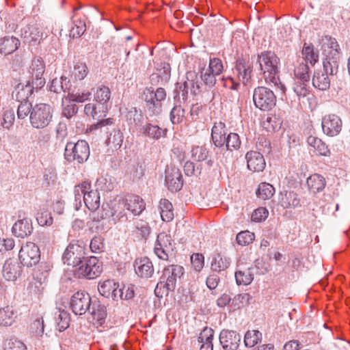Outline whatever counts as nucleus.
Returning <instances> with one entry per match:
<instances>
[{"label":"nucleus","mask_w":350,"mask_h":350,"mask_svg":"<svg viewBox=\"0 0 350 350\" xmlns=\"http://www.w3.org/2000/svg\"><path fill=\"white\" fill-rule=\"evenodd\" d=\"M258 62L267 84L279 88L282 94L286 92L285 85L279 78V57L271 51H265L258 55Z\"/></svg>","instance_id":"nucleus-1"},{"label":"nucleus","mask_w":350,"mask_h":350,"mask_svg":"<svg viewBox=\"0 0 350 350\" xmlns=\"http://www.w3.org/2000/svg\"><path fill=\"white\" fill-rule=\"evenodd\" d=\"M323 59V69L334 75L338 71L340 53V46L336 40L329 36H325L321 40Z\"/></svg>","instance_id":"nucleus-2"},{"label":"nucleus","mask_w":350,"mask_h":350,"mask_svg":"<svg viewBox=\"0 0 350 350\" xmlns=\"http://www.w3.org/2000/svg\"><path fill=\"white\" fill-rule=\"evenodd\" d=\"M146 204L138 196H130L125 200H119L114 207L112 216L114 219L126 220V210L134 215H139L144 209Z\"/></svg>","instance_id":"nucleus-3"},{"label":"nucleus","mask_w":350,"mask_h":350,"mask_svg":"<svg viewBox=\"0 0 350 350\" xmlns=\"http://www.w3.org/2000/svg\"><path fill=\"white\" fill-rule=\"evenodd\" d=\"M74 193L76 201L80 202L83 198L86 207L90 211H97L100 204V193L97 189L92 188L91 183L85 180L75 187Z\"/></svg>","instance_id":"nucleus-4"},{"label":"nucleus","mask_w":350,"mask_h":350,"mask_svg":"<svg viewBox=\"0 0 350 350\" xmlns=\"http://www.w3.org/2000/svg\"><path fill=\"white\" fill-rule=\"evenodd\" d=\"M53 109L46 103L36 104L30 113L31 125L36 129L46 127L52 120Z\"/></svg>","instance_id":"nucleus-5"},{"label":"nucleus","mask_w":350,"mask_h":350,"mask_svg":"<svg viewBox=\"0 0 350 350\" xmlns=\"http://www.w3.org/2000/svg\"><path fill=\"white\" fill-rule=\"evenodd\" d=\"M183 273L184 269L180 265H172L165 267L163 271L161 281L157 284L155 288V293L157 294L158 290L162 288L166 294L169 291H173L176 287L177 278H180Z\"/></svg>","instance_id":"nucleus-6"},{"label":"nucleus","mask_w":350,"mask_h":350,"mask_svg":"<svg viewBox=\"0 0 350 350\" xmlns=\"http://www.w3.org/2000/svg\"><path fill=\"white\" fill-rule=\"evenodd\" d=\"M90 156V148L88 142L79 140L77 143L68 142L65 148V157L68 161L82 163Z\"/></svg>","instance_id":"nucleus-7"},{"label":"nucleus","mask_w":350,"mask_h":350,"mask_svg":"<svg viewBox=\"0 0 350 350\" xmlns=\"http://www.w3.org/2000/svg\"><path fill=\"white\" fill-rule=\"evenodd\" d=\"M21 36L24 42L31 46H37L47 38L45 28L38 23H31L21 29Z\"/></svg>","instance_id":"nucleus-8"},{"label":"nucleus","mask_w":350,"mask_h":350,"mask_svg":"<svg viewBox=\"0 0 350 350\" xmlns=\"http://www.w3.org/2000/svg\"><path fill=\"white\" fill-rule=\"evenodd\" d=\"M103 271V263L97 257L91 256L81 263L75 270V275L79 278L94 279Z\"/></svg>","instance_id":"nucleus-9"},{"label":"nucleus","mask_w":350,"mask_h":350,"mask_svg":"<svg viewBox=\"0 0 350 350\" xmlns=\"http://www.w3.org/2000/svg\"><path fill=\"white\" fill-rule=\"evenodd\" d=\"M253 100L255 106L262 111H269L276 104V97L273 92L265 87H258L254 90Z\"/></svg>","instance_id":"nucleus-10"},{"label":"nucleus","mask_w":350,"mask_h":350,"mask_svg":"<svg viewBox=\"0 0 350 350\" xmlns=\"http://www.w3.org/2000/svg\"><path fill=\"white\" fill-rule=\"evenodd\" d=\"M143 96L147 107L152 110L153 114H156L161 110L162 102L166 98V92L162 88H158L156 90L149 88L144 90Z\"/></svg>","instance_id":"nucleus-11"},{"label":"nucleus","mask_w":350,"mask_h":350,"mask_svg":"<svg viewBox=\"0 0 350 350\" xmlns=\"http://www.w3.org/2000/svg\"><path fill=\"white\" fill-rule=\"evenodd\" d=\"M18 257L23 265L32 267L40 260V250L34 243L27 242L22 245L18 253Z\"/></svg>","instance_id":"nucleus-12"},{"label":"nucleus","mask_w":350,"mask_h":350,"mask_svg":"<svg viewBox=\"0 0 350 350\" xmlns=\"http://www.w3.org/2000/svg\"><path fill=\"white\" fill-rule=\"evenodd\" d=\"M174 242L170 235L161 232L157 236L154 245V253L161 260H167L172 255Z\"/></svg>","instance_id":"nucleus-13"},{"label":"nucleus","mask_w":350,"mask_h":350,"mask_svg":"<svg viewBox=\"0 0 350 350\" xmlns=\"http://www.w3.org/2000/svg\"><path fill=\"white\" fill-rule=\"evenodd\" d=\"M85 250L78 243H70L66 248L62 260L64 264L69 266L78 267L84 258Z\"/></svg>","instance_id":"nucleus-14"},{"label":"nucleus","mask_w":350,"mask_h":350,"mask_svg":"<svg viewBox=\"0 0 350 350\" xmlns=\"http://www.w3.org/2000/svg\"><path fill=\"white\" fill-rule=\"evenodd\" d=\"M91 297L85 291H79L73 294L70 299V306L77 315H82L90 309Z\"/></svg>","instance_id":"nucleus-15"},{"label":"nucleus","mask_w":350,"mask_h":350,"mask_svg":"<svg viewBox=\"0 0 350 350\" xmlns=\"http://www.w3.org/2000/svg\"><path fill=\"white\" fill-rule=\"evenodd\" d=\"M45 71V64L41 57H36L31 61L29 68L31 76V82L35 85L36 89L41 88L45 84V79L43 75Z\"/></svg>","instance_id":"nucleus-16"},{"label":"nucleus","mask_w":350,"mask_h":350,"mask_svg":"<svg viewBox=\"0 0 350 350\" xmlns=\"http://www.w3.org/2000/svg\"><path fill=\"white\" fill-rule=\"evenodd\" d=\"M223 70L224 66L220 59H211L208 68L202 70L201 78L206 85L212 86L215 83V77L219 75Z\"/></svg>","instance_id":"nucleus-17"},{"label":"nucleus","mask_w":350,"mask_h":350,"mask_svg":"<svg viewBox=\"0 0 350 350\" xmlns=\"http://www.w3.org/2000/svg\"><path fill=\"white\" fill-rule=\"evenodd\" d=\"M321 125L323 131L326 135L334 137L340 133L342 122L338 116L331 113L323 118Z\"/></svg>","instance_id":"nucleus-18"},{"label":"nucleus","mask_w":350,"mask_h":350,"mask_svg":"<svg viewBox=\"0 0 350 350\" xmlns=\"http://www.w3.org/2000/svg\"><path fill=\"white\" fill-rule=\"evenodd\" d=\"M165 183L172 191H179L183 185L180 170L173 165L167 166L165 170Z\"/></svg>","instance_id":"nucleus-19"},{"label":"nucleus","mask_w":350,"mask_h":350,"mask_svg":"<svg viewBox=\"0 0 350 350\" xmlns=\"http://www.w3.org/2000/svg\"><path fill=\"white\" fill-rule=\"evenodd\" d=\"M241 338L240 334L232 330L223 329L219 334V342L224 350H237Z\"/></svg>","instance_id":"nucleus-20"},{"label":"nucleus","mask_w":350,"mask_h":350,"mask_svg":"<svg viewBox=\"0 0 350 350\" xmlns=\"http://www.w3.org/2000/svg\"><path fill=\"white\" fill-rule=\"evenodd\" d=\"M3 276L8 281H15L22 273V267L16 259L7 260L3 267Z\"/></svg>","instance_id":"nucleus-21"},{"label":"nucleus","mask_w":350,"mask_h":350,"mask_svg":"<svg viewBox=\"0 0 350 350\" xmlns=\"http://www.w3.org/2000/svg\"><path fill=\"white\" fill-rule=\"evenodd\" d=\"M247 167L252 172H262L266 165L262 154L256 151H250L245 155Z\"/></svg>","instance_id":"nucleus-22"},{"label":"nucleus","mask_w":350,"mask_h":350,"mask_svg":"<svg viewBox=\"0 0 350 350\" xmlns=\"http://www.w3.org/2000/svg\"><path fill=\"white\" fill-rule=\"evenodd\" d=\"M109 110V104H103L100 103H88L85 105L84 112L94 119H100L105 117Z\"/></svg>","instance_id":"nucleus-23"},{"label":"nucleus","mask_w":350,"mask_h":350,"mask_svg":"<svg viewBox=\"0 0 350 350\" xmlns=\"http://www.w3.org/2000/svg\"><path fill=\"white\" fill-rule=\"evenodd\" d=\"M118 288L119 284L113 280H107L98 284V290L101 295L116 300Z\"/></svg>","instance_id":"nucleus-24"},{"label":"nucleus","mask_w":350,"mask_h":350,"mask_svg":"<svg viewBox=\"0 0 350 350\" xmlns=\"http://www.w3.org/2000/svg\"><path fill=\"white\" fill-rule=\"evenodd\" d=\"M135 273L141 278H150L154 273L152 262L148 258L137 259L135 262Z\"/></svg>","instance_id":"nucleus-25"},{"label":"nucleus","mask_w":350,"mask_h":350,"mask_svg":"<svg viewBox=\"0 0 350 350\" xmlns=\"http://www.w3.org/2000/svg\"><path fill=\"white\" fill-rule=\"evenodd\" d=\"M32 230L31 221L27 218L17 221L12 226V232L17 237L25 238L30 235Z\"/></svg>","instance_id":"nucleus-26"},{"label":"nucleus","mask_w":350,"mask_h":350,"mask_svg":"<svg viewBox=\"0 0 350 350\" xmlns=\"http://www.w3.org/2000/svg\"><path fill=\"white\" fill-rule=\"evenodd\" d=\"M226 128L221 122H215L212 128L211 137L214 144L217 147H223L225 144L226 136Z\"/></svg>","instance_id":"nucleus-27"},{"label":"nucleus","mask_w":350,"mask_h":350,"mask_svg":"<svg viewBox=\"0 0 350 350\" xmlns=\"http://www.w3.org/2000/svg\"><path fill=\"white\" fill-rule=\"evenodd\" d=\"M18 317V312L12 306H6L0 308V325H12Z\"/></svg>","instance_id":"nucleus-28"},{"label":"nucleus","mask_w":350,"mask_h":350,"mask_svg":"<svg viewBox=\"0 0 350 350\" xmlns=\"http://www.w3.org/2000/svg\"><path fill=\"white\" fill-rule=\"evenodd\" d=\"M21 44L20 40L14 36L0 38V53L9 55L16 51Z\"/></svg>","instance_id":"nucleus-29"},{"label":"nucleus","mask_w":350,"mask_h":350,"mask_svg":"<svg viewBox=\"0 0 350 350\" xmlns=\"http://www.w3.org/2000/svg\"><path fill=\"white\" fill-rule=\"evenodd\" d=\"M307 144L313 149L317 154L324 157H329L330 155V150L328 146L320 138L314 135H310L307 138Z\"/></svg>","instance_id":"nucleus-30"},{"label":"nucleus","mask_w":350,"mask_h":350,"mask_svg":"<svg viewBox=\"0 0 350 350\" xmlns=\"http://www.w3.org/2000/svg\"><path fill=\"white\" fill-rule=\"evenodd\" d=\"M235 70L237 77L241 82L243 84L249 82L252 71V66L249 62L239 59L236 64Z\"/></svg>","instance_id":"nucleus-31"},{"label":"nucleus","mask_w":350,"mask_h":350,"mask_svg":"<svg viewBox=\"0 0 350 350\" xmlns=\"http://www.w3.org/2000/svg\"><path fill=\"white\" fill-rule=\"evenodd\" d=\"M230 259L220 253L215 254L211 262V268L213 271L221 272L227 269L230 265Z\"/></svg>","instance_id":"nucleus-32"},{"label":"nucleus","mask_w":350,"mask_h":350,"mask_svg":"<svg viewBox=\"0 0 350 350\" xmlns=\"http://www.w3.org/2000/svg\"><path fill=\"white\" fill-rule=\"evenodd\" d=\"M34 88H36L35 85H33L30 81L26 84L19 83L16 87L13 94H14L17 100L20 102L27 101L26 100L31 95Z\"/></svg>","instance_id":"nucleus-33"},{"label":"nucleus","mask_w":350,"mask_h":350,"mask_svg":"<svg viewBox=\"0 0 350 350\" xmlns=\"http://www.w3.org/2000/svg\"><path fill=\"white\" fill-rule=\"evenodd\" d=\"M306 183L309 190L314 193L321 191L326 185L325 178L319 174L310 176Z\"/></svg>","instance_id":"nucleus-34"},{"label":"nucleus","mask_w":350,"mask_h":350,"mask_svg":"<svg viewBox=\"0 0 350 350\" xmlns=\"http://www.w3.org/2000/svg\"><path fill=\"white\" fill-rule=\"evenodd\" d=\"M280 203L284 208H295L299 206L300 200L297 193L293 191L281 193Z\"/></svg>","instance_id":"nucleus-35"},{"label":"nucleus","mask_w":350,"mask_h":350,"mask_svg":"<svg viewBox=\"0 0 350 350\" xmlns=\"http://www.w3.org/2000/svg\"><path fill=\"white\" fill-rule=\"evenodd\" d=\"M107 315V310L104 305L99 303L93 304L92 316L94 323L97 327L102 326L105 323Z\"/></svg>","instance_id":"nucleus-36"},{"label":"nucleus","mask_w":350,"mask_h":350,"mask_svg":"<svg viewBox=\"0 0 350 350\" xmlns=\"http://www.w3.org/2000/svg\"><path fill=\"white\" fill-rule=\"evenodd\" d=\"M89 72L86 64L82 61H77L74 64L73 70L70 73V80L73 81L84 79Z\"/></svg>","instance_id":"nucleus-37"},{"label":"nucleus","mask_w":350,"mask_h":350,"mask_svg":"<svg viewBox=\"0 0 350 350\" xmlns=\"http://www.w3.org/2000/svg\"><path fill=\"white\" fill-rule=\"evenodd\" d=\"M70 88V79L65 75H62L60 79H54L50 85V91L55 93H60L61 92H66Z\"/></svg>","instance_id":"nucleus-38"},{"label":"nucleus","mask_w":350,"mask_h":350,"mask_svg":"<svg viewBox=\"0 0 350 350\" xmlns=\"http://www.w3.org/2000/svg\"><path fill=\"white\" fill-rule=\"evenodd\" d=\"M324 72H316L312 78V84L320 90H326L329 88L330 79L328 75H332L324 70Z\"/></svg>","instance_id":"nucleus-39"},{"label":"nucleus","mask_w":350,"mask_h":350,"mask_svg":"<svg viewBox=\"0 0 350 350\" xmlns=\"http://www.w3.org/2000/svg\"><path fill=\"white\" fill-rule=\"evenodd\" d=\"M161 217L163 221L169 222L174 219V211L172 203L166 199H161L159 202Z\"/></svg>","instance_id":"nucleus-40"},{"label":"nucleus","mask_w":350,"mask_h":350,"mask_svg":"<svg viewBox=\"0 0 350 350\" xmlns=\"http://www.w3.org/2000/svg\"><path fill=\"white\" fill-rule=\"evenodd\" d=\"M236 282L238 285H248L252 283L254 280V274L252 269L248 267L244 269H238L235 272Z\"/></svg>","instance_id":"nucleus-41"},{"label":"nucleus","mask_w":350,"mask_h":350,"mask_svg":"<svg viewBox=\"0 0 350 350\" xmlns=\"http://www.w3.org/2000/svg\"><path fill=\"white\" fill-rule=\"evenodd\" d=\"M123 134L119 129L113 130L108 137L106 143L111 148H120L123 142Z\"/></svg>","instance_id":"nucleus-42"},{"label":"nucleus","mask_w":350,"mask_h":350,"mask_svg":"<svg viewBox=\"0 0 350 350\" xmlns=\"http://www.w3.org/2000/svg\"><path fill=\"white\" fill-rule=\"evenodd\" d=\"M144 134L146 135L158 139L166 135V129H162L157 125L148 124L144 126Z\"/></svg>","instance_id":"nucleus-43"},{"label":"nucleus","mask_w":350,"mask_h":350,"mask_svg":"<svg viewBox=\"0 0 350 350\" xmlns=\"http://www.w3.org/2000/svg\"><path fill=\"white\" fill-rule=\"evenodd\" d=\"M262 334L258 330H248L244 337V344L247 347H253L260 342Z\"/></svg>","instance_id":"nucleus-44"},{"label":"nucleus","mask_w":350,"mask_h":350,"mask_svg":"<svg viewBox=\"0 0 350 350\" xmlns=\"http://www.w3.org/2000/svg\"><path fill=\"white\" fill-rule=\"evenodd\" d=\"M275 193L274 187L269 183H261L256 191L258 198L266 200L271 198Z\"/></svg>","instance_id":"nucleus-45"},{"label":"nucleus","mask_w":350,"mask_h":350,"mask_svg":"<svg viewBox=\"0 0 350 350\" xmlns=\"http://www.w3.org/2000/svg\"><path fill=\"white\" fill-rule=\"evenodd\" d=\"M302 55L306 62L310 63L311 65H314L319 60L318 52L314 50L312 45L304 44L302 49Z\"/></svg>","instance_id":"nucleus-46"},{"label":"nucleus","mask_w":350,"mask_h":350,"mask_svg":"<svg viewBox=\"0 0 350 350\" xmlns=\"http://www.w3.org/2000/svg\"><path fill=\"white\" fill-rule=\"evenodd\" d=\"M110 98V90L106 86H101L98 88L94 94V101L96 103L108 104Z\"/></svg>","instance_id":"nucleus-47"},{"label":"nucleus","mask_w":350,"mask_h":350,"mask_svg":"<svg viewBox=\"0 0 350 350\" xmlns=\"http://www.w3.org/2000/svg\"><path fill=\"white\" fill-rule=\"evenodd\" d=\"M191 158L198 162L205 161L208 156V150L204 146H195L191 150Z\"/></svg>","instance_id":"nucleus-48"},{"label":"nucleus","mask_w":350,"mask_h":350,"mask_svg":"<svg viewBox=\"0 0 350 350\" xmlns=\"http://www.w3.org/2000/svg\"><path fill=\"white\" fill-rule=\"evenodd\" d=\"M225 144L227 150L232 151L238 150L241 146V140L238 134L235 133H229L225 138Z\"/></svg>","instance_id":"nucleus-49"},{"label":"nucleus","mask_w":350,"mask_h":350,"mask_svg":"<svg viewBox=\"0 0 350 350\" xmlns=\"http://www.w3.org/2000/svg\"><path fill=\"white\" fill-rule=\"evenodd\" d=\"M295 77L303 82H308L310 79L309 68L306 64H299L294 70Z\"/></svg>","instance_id":"nucleus-50"},{"label":"nucleus","mask_w":350,"mask_h":350,"mask_svg":"<svg viewBox=\"0 0 350 350\" xmlns=\"http://www.w3.org/2000/svg\"><path fill=\"white\" fill-rule=\"evenodd\" d=\"M57 327L59 332L66 329L70 325L69 314L65 310H59L56 317Z\"/></svg>","instance_id":"nucleus-51"},{"label":"nucleus","mask_w":350,"mask_h":350,"mask_svg":"<svg viewBox=\"0 0 350 350\" xmlns=\"http://www.w3.org/2000/svg\"><path fill=\"white\" fill-rule=\"evenodd\" d=\"M254 239V234L248 230H244L239 232L236 237L237 243L241 246L250 245L253 242Z\"/></svg>","instance_id":"nucleus-52"},{"label":"nucleus","mask_w":350,"mask_h":350,"mask_svg":"<svg viewBox=\"0 0 350 350\" xmlns=\"http://www.w3.org/2000/svg\"><path fill=\"white\" fill-rule=\"evenodd\" d=\"M36 219L38 224L41 226H50L53 222L51 213L45 209H42L38 213Z\"/></svg>","instance_id":"nucleus-53"},{"label":"nucleus","mask_w":350,"mask_h":350,"mask_svg":"<svg viewBox=\"0 0 350 350\" xmlns=\"http://www.w3.org/2000/svg\"><path fill=\"white\" fill-rule=\"evenodd\" d=\"M135 295L134 286L130 285H123L122 287L118 288L117 299L128 300L132 299Z\"/></svg>","instance_id":"nucleus-54"},{"label":"nucleus","mask_w":350,"mask_h":350,"mask_svg":"<svg viewBox=\"0 0 350 350\" xmlns=\"http://www.w3.org/2000/svg\"><path fill=\"white\" fill-rule=\"evenodd\" d=\"M62 115L67 118H70L77 112L78 107L74 102L69 100L63 101Z\"/></svg>","instance_id":"nucleus-55"},{"label":"nucleus","mask_w":350,"mask_h":350,"mask_svg":"<svg viewBox=\"0 0 350 350\" xmlns=\"http://www.w3.org/2000/svg\"><path fill=\"white\" fill-rule=\"evenodd\" d=\"M33 107V106L27 101L21 102L17 110L18 118L19 119H24L28 116H30V113Z\"/></svg>","instance_id":"nucleus-56"},{"label":"nucleus","mask_w":350,"mask_h":350,"mask_svg":"<svg viewBox=\"0 0 350 350\" xmlns=\"http://www.w3.org/2000/svg\"><path fill=\"white\" fill-rule=\"evenodd\" d=\"M96 187L97 190L100 189L108 191L113 189V185L110 178L107 176H101L96 180Z\"/></svg>","instance_id":"nucleus-57"},{"label":"nucleus","mask_w":350,"mask_h":350,"mask_svg":"<svg viewBox=\"0 0 350 350\" xmlns=\"http://www.w3.org/2000/svg\"><path fill=\"white\" fill-rule=\"evenodd\" d=\"M104 239L100 236H95L90 241V247L94 253H100L103 251L105 244Z\"/></svg>","instance_id":"nucleus-58"},{"label":"nucleus","mask_w":350,"mask_h":350,"mask_svg":"<svg viewBox=\"0 0 350 350\" xmlns=\"http://www.w3.org/2000/svg\"><path fill=\"white\" fill-rule=\"evenodd\" d=\"M91 96V92L84 91L81 93L68 94L66 97V100H69L72 102L83 103L88 100Z\"/></svg>","instance_id":"nucleus-59"},{"label":"nucleus","mask_w":350,"mask_h":350,"mask_svg":"<svg viewBox=\"0 0 350 350\" xmlns=\"http://www.w3.org/2000/svg\"><path fill=\"white\" fill-rule=\"evenodd\" d=\"M269 215L268 210L265 207H260L254 211L251 219L255 222H261L265 221Z\"/></svg>","instance_id":"nucleus-60"},{"label":"nucleus","mask_w":350,"mask_h":350,"mask_svg":"<svg viewBox=\"0 0 350 350\" xmlns=\"http://www.w3.org/2000/svg\"><path fill=\"white\" fill-rule=\"evenodd\" d=\"M15 119L14 112L12 109L5 110L3 113L2 126L4 129H10L14 124Z\"/></svg>","instance_id":"nucleus-61"},{"label":"nucleus","mask_w":350,"mask_h":350,"mask_svg":"<svg viewBox=\"0 0 350 350\" xmlns=\"http://www.w3.org/2000/svg\"><path fill=\"white\" fill-rule=\"evenodd\" d=\"M191 262L194 269L196 271H200L204 267V257L202 254H193L191 256Z\"/></svg>","instance_id":"nucleus-62"},{"label":"nucleus","mask_w":350,"mask_h":350,"mask_svg":"<svg viewBox=\"0 0 350 350\" xmlns=\"http://www.w3.org/2000/svg\"><path fill=\"white\" fill-rule=\"evenodd\" d=\"M185 111L180 106H175L171 111L170 120L173 124L180 122L184 117Z\"/></svg>","instance_id":"nucleus-63"},{"label":"nucleus","mask_w":350,"mask_h":350,"mask_svg":"<svg viewBox=\"0 0 350 350\" xmlns=\"http://www.w3.org/2000/svg\"><path fill=\"white\" fill-rule=\"evenodd\" d=\"M307 82H303L301 81H298L295 83L293 87L294 92L299 97H305L308 93L309 90L308 89V85L306 84Z\"/></svg>","instance_id":"nucleus-64"}]
</instances>
